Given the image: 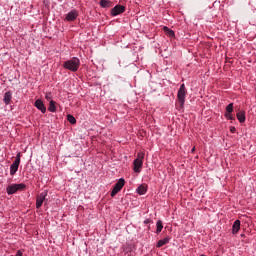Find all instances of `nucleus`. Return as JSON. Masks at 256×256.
<instances>
[{"instance_id":"obj_26","label":"nucleus","mask_w":256,"mask_h":256,"mask_svg":"<svg viewBox=\"0 0 256 256\" xmlns=\"http://www.w3.org/2000/svg\"><path fill=\"white\" fill-rule=\"evenodd\" d=\"M191 153H195V147L191 149Z\"/></svg>"},{"instance_id":"obj_6","label":"nucleus","mask_w":256,"mask_h":256,"mask_svg":"<svg viewBox=\"0 0 256 256\" xmlns=\"http://www.w3.org/2000/svg\"><path fill=\"white\" fill-rule=\"evenodd\" d=\"M123 187H125V179L120 178L112 189V192L110 194L111 197H115V195H117V193H119L121 189H123Z\"/></svg>"},{"instance_id":"obj_19","label":"nucleus","mask_w":256,"mask_h":256,"mask_svg":"<svg viewBox=\"0 0 256 256\" xmlns=\"http://www.w3.org/2000/svg\"><path fill=\"white\" fill-rule=\"evenodd\" d=\"M163 231V222L158 220L156 223V233H161Z\"/></svg>"},{"instance_id":"obj_21","label":"nucleus","mask_w":256,"mask_h":256,"mask_svg":"<svg viewBox=\"0 0 256 256\" xmlns=\"http://www.w3.org/2000/svg\"><path fill=\"white\" fill-rule=\"evenodd\" d=\"M224 115L226 119H228L229 121H233L235 119V117H233V114L231 112H225Z\"/></svg>"},{"instance_id":"obj_4","label":"nucleus","mask_w":256,"mask_h":256,"mask_svg":"<svg viewBox=\"0 0 256 256\" xmlns=\"http://www.w3.org/2000/svg\"><path fill=\"white\" fill-rule=\"evenodd\" d=\"M186 95H187V89L185 88V84H181L177 93V99H178L180 109H183V107H185Z\"/></svg>"},{"instance_id":"obj_27","label":"nucleus","mask_w":256,"mask_h":256,"mask_svg":"<svg viewBox=\"0 0 256 256\" xmlns=\"http://www.w3.org/2000/svg\"><path fill=\"white\" fill-rule=\"evenodd\" d=\"M241 237H245V234H241Z\"/></svg>"},{"instance_id":"obj_1","label":"nucleus","mask_w":256,"mask_h":256,"mask_svg":"<svg viewBox=\"0 0 256 256\" xmlns=\"http://www.w3.org/2000/svg\"><path fill=\"white\" fill-rule=\"evenodd\" d=\"M79 67H81V60L79 58L74 57L63 64V68L67 69L68 71H72L75 73L76 71H79Z\"/></svg>"},{"instance_id":"obj_23","label":"nucleus","mask_w":256,"mask_h":256,"mask_svg":"<svg viewBox=\"0 0 256 256\" xmlns=\"http://www.w3.org/2000/svg\"><path fill=\"white\" fill-rule=\"evenodd\" d=\"M52 98L53 96L51 95V92L45 94V99H47V101H51Z\"/></svg>"},{"instance_id":"obj_13","label":"nucleus","mask_w":256,"mask_h":256,"mask_svg":"<svg viewBox=\"0 0 256 256\" xmlns=\"http://www.w3.org/2000/svg\"><path fill=\"white\" fill-rule=\"evenodd\" d=\"M100 7L103 9H110V7H113V2L111 0H101Z\"/></svg>"},{"instance_id":"obj_11","label":"nucleus","mask_w":256,"mask_h":256,"mask_svg":"<svg viewBox=\"0 0 256 256\" xmlns=\"http://www.w3.org/2000/svg\"><path fill=\"white\" fill-rule=\"evenodd\" d=\"M79 17V13L77 10H71L67 15H66V21H75Z\"/></svg>"},{"instance_id":"obj_15","label":"nucleus","mask_w":256,"mask_h":256,"mask_svg":"<svg viewBox=\"0 0 256 256\" xmlns=\"http://www.w3.org/2000/svg\"><path fill=\"white\" fill-rule=\"evenodd\" d=\"M136 193H138V195H145V193H147V184L140 185L137 188Z\"/></svg>"},{"instance_id":"obj_20","label":"nucleus","mask_w":256,"mask_h":256,"mask_svg":"<svg viewBox=\"0 0 256 256\" xmlns=\"http://www.w3.org/2000/svg\"><path fill=\"white\" fill-rule=\"evenodd\" d=\"M67 121H69L71 125H75L77 123V119H75V116L71 114L67 115Z\"/></svg>"},{"instance_id":"obj_24","label":"nucleus","mask_w":256,"mask_h":256,"mask_svg":"<svg viewBox=\"0 0 256 256\" xmlns=\"http://www.w3.org/2000/svg\"><path fill=\"white\" fill-rule=\"evenodd\" d=\"M235 131H237V128H235V126H231L230 127V132L235 133Z\"/></svg>"},{"instance_id":"obj_12","label":"nucleus","mask_w":256,"mask_h":256,"mask_svg":"<svg viewBox=\"0 0 256 256\" xmlns=\"http://www.w3.org/2000/svg\"><path fill=\"white\" fill-rule=\"evenodd\" d=\"M11 99H13V94L11 93V91L6 92L3 98V102L5 103V105H10Z\"/></svg>"},{"instance_id":"obj_5","label":"nucleus","mask_w":256,"mask_h":256,"mask_svg":"<svg viewBox=\"0 0 256 256\" xmlns=\"http://www.w3.org/2000/svg\"><path fill=\"white\" fill-rule=\"evenodd\" d=\"M19 165H21V152H18L12 165L10 166V175H15L19 171Z\"/></svg>"},{"instance_id":"obj_17","label":"nucleus","mask_w":256,"mask_h":256,"mask_svg":"<svg viewBox=\"0 0 256 256\" xmlns=\"http://www.w3.org/2000/svg\"><path fill=\"white\" fill-rule=\"evenodd\" d=\"M55 101L54 100H50L49 103V107H48V111H50V113H55V111H57V107L55 106Z\"/></svg>"},{"instance_id":"obj_8","label":"nucleus","mask_w":256,"mask_h":256,"mask_svg":"<svg viewBox=\"0 0 256 256\" xmlns=\"http://www.w3.org/2000/svg\"><path fill=\"white\" fill-rule=\"evenodd\" d=\"M125 11V6L123 5H116L114 8L111 9L112 17H117V15H121Z\"/></svg>"},{"instance_id":"obj_14","label":"nucleus","mask_w":256,"mask_h":256,"mask_svg":"<svg viewBox=\"0 0 256 256\" xmlns=\"http://www.w3.org/2000/svg\"><path fill=\"white\" fill-rule=\"evenodd\" d=\"M236 117H237L239 123H245L246 117H245V111L244 110H240L239 112H237Z\"/></svg>"},{"instance_id":"obj_22","label":"nucleus","mask_w":256,"mask_h":256,"mask_svg":"<svg viewBox=\"0 0 256 256\" xmlns=\"http://www.w3.org/2000/svg\"><path fill=\"white\" fill-rule=\"evenodd\" d=\"M226 113H233V103L226 106Z\"/></svg>"},{"instance_id":"obj_2","label":"nucleus","mask_w":256,"mask_h":256,"mask_svg":"<svg viewBox=\"0 0 256 256\" xmlns=\"http://www.w3.org/2000/svg\"><path fill=\"white\" fill-rule=\"evenodd\" d=\"M145 160V152L140 151L137 153V158L133 161L134 173H141L143 167V161Z\"/></svg>"},{"instance_id":"obj_28","label":"nucleus","mask_w":256,"mask_h":256,"mask_svg":"<svg viewBox=\"0 0 256 256\" xmlns=\"http://www.w3.org/2000/svg\"><path fill=\"white\" fill-rule=\"evenodd\" d=\"M200 256H205V255L202 254V255H200Z\"/></svg>"},{"instance_id":"obj_10","label":"nucleus","mask_w":256,"mask_h":256,"mask_svg":"<svg viewBox=\"0 0 256 256\" xmlns=\"http://www.w3.org/2000/svg\"><path fill=\"white\" fill-rule=\"evenodd\" d=\"M241 231V220H235L232 225V235H237Z\"/></svg>"},{"instance_id":"obj_25","label":"nucleus","mask_w":256,"mask_h":256,"mask_svg":"<svg viewBox=\"0 0 256 256\" xmlns=\"http://www.w3.org/2000/svg\"><path fill=\"white\" fill-rule=\"evenodd\" d=\"M144 223H145V225H148V223H151V220L146 219V220L144 221Z\"/></svg>"},{"instance_id":"obj_16","label":"nucleus","mask_w":256,"mask_h":256,"mask_svg":"<svg viewBox=\"0 0 256 256\" xmlns=\"http://www.w3.org/2000/svg\"><path fill=\"white\" fill-rule=\"evenodd\" d=\"M163 31L166 33L167 37H171V38L175 37V31L169 29V27L164 26Z\"/></svg>"},{"instance_id":"obj_18","label":"nucleus","mask_w":256,"mask_h":256,"mask_svg":"<svg viewBox=\"0 0 256 256\" xmlns=\"http://www.w3.org/2000/svg\"><path fill=\"white\" fill-rule=\"evenodd\" d=\"M169 238H163L157 242L156 247H163V245H167L169 243Z\"/></svg>"},{"instance_id":"obj_9","label":"nucleus","mask_w":256,"mask_h":256,"mask_svg":"<svg viewBox=\"0 0 256 256\" xmlns=\"http://www.w3.org/2000/svg\"><path fill=\"white\" fill-rule=\"evenodd\" d=\"M34 107H36V109L41 111V113H47V107L45 106V104L43 103V100L41 99H37L35 101Z\"/></svg>"},{"instance_id":"obj_3","label":"nucleus","mask_w":256,"mask_h":256,"mask_svg":"<svg viewBox=\"0 0 256 256\" xmlns=\"http://www.w3.org/2000/svg\"><path fill=\"white\" fill-rule=\"evenodd\" d=\"M27 189V185L20 183V184H10L6 188V193L8 195H15L17 191H25Z\"/></svg>"},{"instance_id":"obj_7","label":"nucleus","mask_w":256,"mask_h":256,"mask_svg":"<svg viewBox=\"0 0 256 256\" xmlns=\"http://www.w3.org/2000/svg\"><path fill=\"white\" fill-rule=\"evenodd\" d=\"M47 197V191L40 193L36 198V209H41L43 203L45 202V198Z\"/></svg>"}]
</instances>
